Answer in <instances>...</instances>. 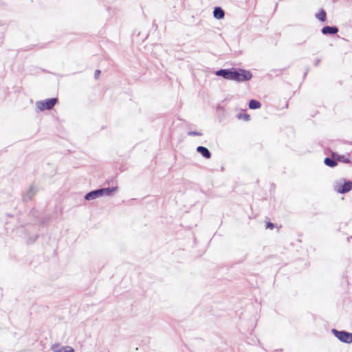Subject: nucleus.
Wrapping results in <instances>:
<instances>
[{"mask_svg":"<svg viewBox=\"0 0 352 352\" xmlns=\"http://www.w3.org/2000/svg\"><path fill=\"white\" fill-rule=\"evenodd\" d=\"M214 74L226 80H233L237 82L249 81L253 76L252 73L250 70L236 67L220 69L217 70Z\"/></svg>","mask_w":352,"mask_h":352,"instance_id":"f257e3e1","label":"nucleus"},{"mask_svg":"<svg viewBox=\"0 0 352 352\" xmlns=\"http://www.w3.org/2000/svg\"><path fill=\"white\" fill-rule=\"evenodd\" d=\"M333 189L339 194H345L352 190V181L341 178L333 184Z\"/></svg>","mask_w":352,"mask_h":352,"instance_id":"f03ea898","label":"nucleus"},{"mask_svg":"<svg viewBox=\"0 0 352 352\" xmlns=\"http://www.w3.org/2000/svg\"><path fill=\"white\" fill-rule=\"evenodd\" d=\"M331 333L340 342L346 344L352 343V333L345 330H338L336 329H332Z\"/></svg>","mask_w":352,"mask_h":352,"instance_id":"7ed1b4c3","label":"nucleus"},{"mask_svg":"<svg viewBox=\"0 0 352 352\" xmlns=\"http://www.w3.org/2000/svg\"><path fill=\"white\" fill-rule=\"evenodd\" d=\"M57 102V98H51L46 100L37 101L36 102V107L39 111H43L44 110L52 109Z\"/></svg>","mask_w":352,"mask_h":352,"instance_id":"20e7f679","label":"nucleus"},{"mask_svg":"<svg viewBox=\"0 0 352 352\" xmlns=\"http://www.w3.org/2000/svg\"><path fill=\"white\" fill-rule=\"evenodd\" d=\"M36 192L37 190L34 186H30L27 191L23 195V201L24 202L30 201L32 198L36 195Z\"/></svg>","mask_w":352,"mask_h":352,"instance_id":"39448f33","label":"nucleus"},{"mask_svg":"<svg viewBox=\"0 0 352 352\" xmlns=\"http://www.w3.org/2000/svg\"><path fill=\"white\" fill-rule=\"evenodd\" d=\"M99 197H102L100 188L91 190L84 196V199L87 201L94 200Z\"/></svg>","mask_w":352,"mask_h":352,"instance_id":"423d86ee","label":"nucleus"},{"mask_svg":"<svg viewBox=\"0 0 352 352\" xmlns=\"http://www.w3.org/2000/svg\"><path fill=\"white\" fill-rule=\"evenodd\" d=\"M118 188L117 186L100 188L102 197H111L115 192L118 191Z\"/></svg>","mask_w":352,"mask_h":352,"instance_id":"0eeeda50","label":"nucleus"},{"mask_svg":"<svg viewBox=\"0 0 352 352\" xmlns=\"http://www.w3.org/2000/svg\"><path fill=\"white\" fill-rule=\"evenodd\" d=\"M339 30L338 28L336 25L329 26L326 25L324 26L321 32L324 35H334L338 32Z\"/></svg>","mask_w":352,"mask_h":352,"instance_id":"6e6552de","label":"nucleus"},{"mask_svg":"<svg viewBox=\"0 0 352 352\" xmlns=\"http://www.w3.org/2000/svg\"><path fill=\"white\" fill-rule=\"evenodd\" d=\"M51 349L54 352H74V349L72 346H61L59 344H53Z\"/></svg>","mask_w":352,"mask_h":352,"instance_id":"1a4fd4ad","label":"nucleus"},{"mask_svg":"<svg viewBox=\"0 0 352 352\" xmlns=\"http://www.w3.org/2000/svg\"><path fill=\"white\" fill-rule=\"evenodd\" d=\"M196 151L205 159H210L211 157V153L209 149L203 146H199L197 147Z\"/></svg>","mask_w":352,"mask_h":352,"instance_id":"9d476101","label":"nucleus"},{"mask_svg":"<svg viewBox=\"0 0 352 352\" xmlns=\"http://www.w3.org/2000/svg\"><path fill=\"white\" fill-rule=\"evenodd\" d=\"M225 16V12L221 7L216 6L213 10V16L216 19H222Z\"/></svg>","mask_w":352,"mask_h":352,"instance_id":"9b49d317","label":"nucleus"},{"mask_svg":"<svg viewBox=\"0 0 352 352\" xmlns=\"http://www.w3.org/2000/svg\"><path fill=\"white\" fill-rule=\"evenodd\" d=\"M331 156L333 157V158H336V160H337V162H344V163H346V164L351 162L349 157H346L344 155H340L337 153H333L331 154Z\"/></svg>","mask_w":352,"mask_h":352,"instance_id":"f8f14e48","label":"nucleus"},{"mask_svg":"<svg viewBox=\"0 0 352 352\" xmlns=\"http://www.w3.org/2000/svg\"><path fill=\"white\" fill-rule=\"evenodd\" d=\"M324 163L326 166L331 167V168H333V167L336 166L338 164L337 160H336V158H333L332 156H331V157H325L324 160Z\"/></svg>","mask_w":352,"mask_h":352,"instance_id":"ddd939ff","label":"nucleus"},{"mask_svg":"<svg viewBox=\"0 0 352 352\" xmlns=\"http://www.w3.org/2000/svg\"><path fill=\"white\" fill-rule=\"evenodd\" d=\"M316 18L321 22H325L327 20V13L323 8H321L315 15Z\"/></svg>","mask_w":352,"mask_h":352,"instance_id":"4468645a","label":"nucleus"},{"mask_svg":"<svg viewBox=\"0 0 352 352\" xmlns=\"http://www.w3.org/2000/svg\"><path fill=\"white\" fill-rule=\"evenodd\" d=\"M248 107L250 109H258L261 108V103L260 101L255 100V99H251L249 101Z\"/></svg>","mask_w":352,"mask_h":352,"instance_id":"2eb2a0df","label":"nucleus"},{"mask_svg":"<svg viewBox=\"0 0 352 352\" xmlns=\"http://www.w3.org/2000/svg\"><path fill=\"white\" fill-rule=\"evenodd\" d=\"M236 117L239 120H243L245 121H249L250 120V116L245 113H239L236 114Z\"/></svg>","mask_w":352,"mask_h":352,"instance_id":"dca6fc26","label":"nucleus"},{"mask_svg":"<svg viewBox=\"0 0 352 352\" xmlns=\"http://www.w3.org/2000/svg\"><path fill=\"white\" fill-rule=\"evenodd\" d=\"M189 136H201L203 135L202 133L197 131H189L187 133Z\"/></svg>","mask_w":352,"mask_h":352,"instance_id":"f3484780","label":"nucleus"},{"mask_svg":"<svg viewBox=\"0 0 352 352\" xmlns=\"http://www.w3.org/2000/svg\"><path fill=\"white\" fill-rule=\"evenodd\" d=\"M4 41V36H3V28H0V45H1Z\"/></svg>","mask_w":352,"mask_h":352,"instance_id":"a211bd4d","label":"nucleus"},{"mask_svg":"<svg viewBox=\"0 0 352 352\" xmlns=\"http://www.w3.org/2000/svg\"><path fill=\"white\" fill-rule=\"evenodd\" d=\"M274 228V224L270 221L267 222L266 228L272 230Z\"/></svg>","mask_w":352,"mask_h":352,"instance_id":"6ab92c4d","label":"nucleus"},{"mask_svg":"<svg viewBox=\"0 0 352 352\" xmlns=\"http://www.w3.org/2000/svg\"><path fill=\"white\" fill-rule=\"evenodd\" d=\"M283 69H272L270 71L271 73L274 72L276 76L281 74Z\"/></svg>","mask_w":352,"mask_h":352,"instance_id":"aec40b11","label":"nucleus"},{"mask_svg":"<svg viewBox=\"0 0 352 352\" xmlns=\"http://www.w3.org/2000/svg\"><path fill=\"white\" fill-rule=\"evenodd\" d=\"M100 74V70L96 69L94 72L95 78L97 79L99 77Z\"/></svg>","mask_w":352,"mask_h":352,"instance_id":"412c9836","label":"nucleus"},{"mask_svg":"<svg viewBox=\"0 0 352 352\" xmlns=\"http://www.w3.org/2000/svg\"><path fill=\"white\" fill-rule=\"evenodd\" d=\"M309 68L307 67H306L305 69V72L303 74V78H306V76L307 75L308 72H309Z\"/></svg>","mask_w":352,"mask_h":352,"instance_id":"4be33fe9","label":"nucleus"},{"mask_svg":"<svg viewBox=\"0 0 352 352\" xmlns=\"http://www.w3.org/2000/svg\"><path fill=\"white\" fill-rule=\"evenodd\" d=\"M320 59L318 58V59H316V60H315V62H314V65H315L316 67H317V66L320 64Z\"/></svg>","mask_w":352,"mask_h":352,"instance_id":"5701e85b","label":"nucleus"}]
</instances>
